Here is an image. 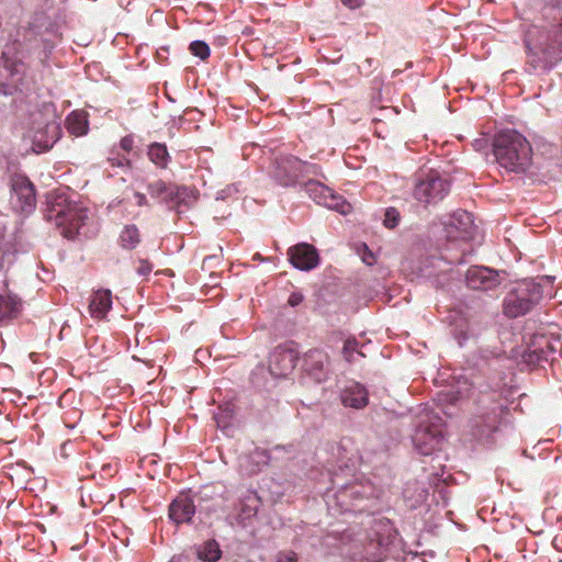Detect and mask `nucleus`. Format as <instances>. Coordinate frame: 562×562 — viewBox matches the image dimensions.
<instances>
[{
	"mask_svg": "<svg viewBox=\"0 0 562 562\" xmlns=\"http://www.w3.org/2000/svg\"><path fill=\"white\" fill-rule=\"evenodd\" d=\"M529 142L515 130H503L494 135V160L508 172H524L531 162Z\"/></svg>",
	"mask_w": 562,
	"mask_h": 562,
	"instance_id": "f257e3e1",
	"label": "nucleus"
},
{
	"mask_svg": "<svg viewBox=\"0 0 562 562\" xmlns=\"http://www.w3.org/2000/svg\"><path fill=\"white\" fill-rule=\"evenodd\" d=\"M502 313L507 318H517L531 312L544 297L543 286L532 280L510 281L504 285Z\"/></svg>",
	"mask_w": 562,
	"mask_h": 562,
	"instance_id": "f03ea898",
	"label": "nucleus"
},
{
	"mask_svg": "<svg viewBox=\"0 0 562 562\" xmlns=\"http://www.w3.org/2000/svg\"><path fill=\"white\" fill-rule=\"evenodd\" d=\"M525 43L528 53L535 57L532 61L542 64L543 68L562 60V18L547 31H529Z\"/></svg>",
	"mask_w": 562,
	"mask_h": 562,
	"instance_id": "7ed1b4c3",
	"label": "nucleus"
},
{
	"mask_svg": "<svg viewBox=\"0 0 562 562\" xmlns=\"http://www.w3.org/2000/svg\"><path fill=\"white\" fill-rule=\"evenodd\" d=\"M3 66L0 69V92L12 94L15 91L30 90L31 80L26 76V65L16 54L7 47L2 53Z\"/></svg>",
	"mask_w": 562,
	"mask_h": 562,
	"instance_id": "20e7f679",
	"label": "nucleus"
},
{
	"mask_svg": "<svg viewBox=\"0 0 562 562\" xmlns=\"http://www.w3.org/2000/svg\"><path fill=\"white\" fill-rule=\"evenodd\" d=\"M46 217L61 228L60 234L64 237L72 239L83 224L86 215L76 205L55 203L47 210Z\"/></svg>",
	"mask_w": 562,
	"mask_h": 562,
	"instance_id": "39448f33",
	"label": "nucleus"
},
{
	"mask_svg": "<svg viewBox=\"0 0 562 562\" xmlns=\"http://www.w3.org/2000/svg\"><path fill=\"white\" fill-rule=\"evenodd\" d=\"M448 191L449 182L441 178L437 171L430 170L418 176L414 188V196L425 204L436 203L442 200Z\"/></svg>",
	"mask_w": 562,
	"mask_h": 562,
	"instance_id": "423d86ee",
	"label": "nucleus"
},
{
	"mask_svg": "<svg viewBox=\"0 0 562 562\" xmlns=\"http://www.w3.org/2000/svg\"><path fill=\"white\" fill-rule=\"evenodd\" d=\"M34 120L31 125L33 146L38 153L50 149L61 136L60 124L55 121H45L41 111L33 112Z\"/></svg>",
	"mask_w": 562,
	"mask_h": 562,
	"instance_id": "0eeeda50",
	"label": "nucleus"
},
{
	"mask_svg": "<svg viewBox=\"0 0 562 562\" xmlns=\"http://www.w3.org/2000/svg\"><path fill=\"white\" fill-rule=\"evenodd\" d=\"M147 191L153 199H157L170 207L187 204L191 198L195 199L192 189L184 186L179 187L173 183H167L160 179L148 183Z\"/></svg>",
	"mask_w": 562,
	"mask_h": 562,
	"instance_id": "6e6552de",
	"label": "nucleus"
},
{
	"mask_svg": "<svg viewBox=\"0 0 562 562\" xmlns=\"http://www.w3.org/2000/svg\"><path fill=\"white\" fill-rule=\"evenodd\" d=\"M306 194L317 204L329 210L347 215L352 211V206L344 196L336 194L330 188L319 181L310 180L304 184Z\"/></svg>",
	"mask_w": 562,
	"mask_h": 562,
	"instance_id": "1a4fd4ad",
	"label": "nucleus"
},
{
	"mask_svg": "<svg viewBox=\"0 0 562 562\" xmlns=\"http://www.w3.org/2000/svg\"><path fill=\"white\" fill-rule=\"evenodd\" d=\"M446 237L451 241H469L475 237L477 227L471 213L458 210L443 222Z\"/></svg>",
	"mask_w": 562,
	"mask_h": 562,
	"instance_id": "9d476101",
	"label": "nucleus"
},
{
	"mask_svg": "<svg viewBox=\"0 0 562 562\" xmlns=\"http://www.w3.org/2000/svg\"><path fill=\"white\" fill-rule=\"evenodd\" d=\"M330 358L321 348L307 350L302 358V370L306 376L316 383L325 382L330 373Z\"/></svg>",
	"mask_w": 562,
	"mask_h": 562,
	"instance_id": "9b49d317",
	"label": "nucleus"
},
{
	"mask_svg": "<svg viewBox=\"0 0 562 562\" xmlns=\"http://www.w3.org/2000/svg\"><path fill=\"white\" fill-rule=\"evenodd\" d=\"M299 351L293 342L277 346L269 357V371L277 378L288 376L295 368Z\"/></svg>",
	"mask_w": 562,
	"mask_h": 562,
	"instance_id": "f8f14e48",
	"label": "nucleus"
},
{
	"mask_svg": "<svg viewBox=\"0 0 562 562\" xmlns=\"http://www.w3.org/2000/svg\"><path fill=\"white\" fill-rule=\"evenodd\" d=\"M291 263L300 270H312L318 266L319 257L313 245L301 243L288 250Z\"/></svg>",
	"mask_w": 562,
	"mask_h": 562,
	"instance_id": "ddd939ff",
	"label": "nucleus"
},
{
	"mask_svg": "<svg viewBox=\"0 0 562 562\" xmlns=\"http://www.w3.org/2000/svg\"><path fill=\"white\" fill-rule=\"evenodd\" d=\"M302 165L303 162L296 157L281 158L277 160L274 177L281 186H292L300 176Z\"/></svg>",
	"mask_w": 562,
	"mask_h": 562,
	"instance_id": "4468645a",
	"label": "nucleus"
},
{
	"mask_svg": "<svg viewBox=\"0 0 562 562\" xmlns=\"http://www.w3.org/2000/svg\"><path fill=\"white\" fill-rule=\"evenodd\" d=\"M112 308V292L108 289H99L91 293L88 311L92 318L104 319Z\"/></svg>",
	"mask_w": 562,
	"mask_h": 562,
	"instance_id": "2eb2a0df",
	"label": "nucleus"
},
{
	"mask_svg": "<svg viewBox=\"0 0 562 562\" xmlns=\"http://www.w3.org/2000/svg\"><path fill=\"white\" fill-rule=\"evenodd\" d=\"M194 513L193 499L186 494H180L169 505V517L178 525L189 522Z\"/></svg>",
	"mask_w": 562,
	"mask_h": 562,
	"instance_id": "dca6fc26",
	"label": "nucleus"
},
{
	"mask_svg": "<svg viewBox=\"0 0 562 562\" xmlns=\"http://www.w3.org/2000/svg\"><path fill=\"white\" fill-rule=\"evenodd\" d=\"M12 190L23 212L30 211L35 205V188L27 178H15L12 183Z\"/></svg>",
	"mask_w": 562,
	"mask_h": 562,
	"instance_id": "f3484780",
	"label": "nucleus"
},
{
	"mask_svg": "<svg viewBox=\"0 0 562 562\" xmlns=\"http://www.w3.org/2000/svg\"><path fill=\"white\" fill-rule=\"evenodd\" d=\"M440 431L436 427L419 426L413 436L416 448L423 454H429L439 442Z\"/></svg>",
	"mask_w": 562,
	"mask_h": 562,
	"instance_id": "a211bd4d",
	"label": "nucleus"
},
{
	"mask_svg": "<svg viewBox=\"0 0 562 562\" xmlns=\"http://www.w3.org/2000/svg\"><path fill=\"white\" fill-rule=\"evenodd\" d=\"M341 402L345 406L362 408L368 404V391L359 383H352L341 393Z\"/></svg>",
	"mask_w": 562,
	"mask_h": 562,
	"instance_id": "6ab92c4d",
	"label": "nucleus"
},
{
	"mask_svg": "<svg viewBox=\"0 0 562 562\" xmlns=\"http://www.w3.org/2000/svg\"><path fill=\"white\" fill-rule=\"evenodd\" d=\"M467 284L473 290H488L492 285V270L485 267H471L465 277Z\"/></svg>",
	"mask_w": 562,
	"mask_h": 562,
	"instance_id": "aec40b11",
	"label": "nucleus"
},
{
	"mask_svg": "<svg viewBox=\"0 0 562 562\" xmlns=\"http://www.w3.org/2000/svg\"><path fill=\"white\" fill-rule=\"evenodd\" d=\"M147 156L149 160L160 169H166L171 160L167 146L161 143L150 144Z\"/></svg>",
	"mask_w": 562,
	"mask_h": 562,
	"instance_id": "412c9836",
	"label": "nucleus"
},
{
	"mask_svg": "<svg viewBox=\"0 0 562 562\" xmlns=\"http://www.w3.org/2000/svg\"><path fill=\"white\" fill-rule=\"evenodd\" d=\"M196 555L204 562H216L222 557V550L216 540H207L196 549Z\"/></svg>",
	"mask_w": 562,
	"mask_h": 562,
	"instance_id": "4be33fe9",
	"label": "nucleus"
},
{
	"mask_svg": "<svg viewBox=\"0 0 562 562\" xmlns=\"http://www.w3.org/2000/svg\"><path fill=\"white\" fill-rule=\"evenodd\" d=\"M68 132L75 136H82L88 131V121L85 113L71 112L66 119Z\"/></svg>",
	"mask_w": 562,
	"mask_h": 562,
	"instance_id": "5701e85b",
	"label": "nucleus"
},
{
	"mask_svg": "<svg viewBox=\"0 0 562 562\" xmlns=\"http://www.w3.org/2000/svg\"><path fill=\"white\" fill-rule=\"evenodd\" d=\"M120 245L125 249H135L140 243L139 229L136 225L124 226L119 238Z\"/></svg>",
	"mask_w": 562,
	"mask_h": 562,
	"instance_id": "b1692460",
	"label": "nucleus"
},
{
	"mask_svg": "<svg viewBox=\"0 0 562 562\" xmlns=\"http://www.w3.org/2000/svg\"><path fill=\"white\" fill-rule=\"evenodd\" d=\"M19 306L20 300L15 295H0V319L11 317Z\"/></svg>",
	"mask_w": 562,
	"mask_h": 562,
	"instance_id": "393cba45",
	"label": "nucleus"
},
{
	"mask_svg": "<svg viewBox=\"0 0 562 562\" xmlns=\"http://www.w3.org/2000/svg\"><path fill=\"white\" fill-rule=\"evenodd\" d=\"M499 408L501 419L498 420L497 425L494 424V435L498 434L502 436L506 435L513 429V416L508 407L501 405Z\"/></svg>",
	"mask_w": 562,
	"mask_h": 562,
	"instance_id": "a878e982",
	"label": "nucleus"
},
{
	"mask_svg": "<svg viewBox=\"0 0 562 562\" xmlns=\"http://www.w3.org/2000/svg\"><path fill=\"white\" fill-rule=\"evenodd\" d=\"M189 50L193 56L202 60H206L210 57V47L203 41H193L189 46Z\"/></svg>",
	"mask_w": 562,
	"mask_h": 562,
	"instance_id": "bb28decb",
	"label": "nucleus"
},
{
	"mask_svg": "<svg viewBox=\"0 0 562 562\" xmlns=\"http://www.w3.org/2000/svg\"><path fill=\"white\" fill-rule=\"evenodd\" d=\"M492 146V138L490 132H482L480 136L473 140V147L476 151H482L485 155L488 154V149Z\"/></svg>",
	"mask_w": 562,
	"mask_h": 562,
	"instance_id": "cd10ccee",
	"label": "nucleus"
},
{
	"mask_svg": "<svg viewBox=\"0 0 562 562\" xmlns=\"http://www.w3.org/2000/svg\"><path fill=\"white\" fill-rule=\"evenodd\" d=\"M400 213L396 209L390 207L385 211V217L383 224L387 228H394L398 225Z\"/></svg>",
	"mask_w": 562,
	"mask_h": 562,
	"instance_id": "c85d7f7f",
	"label": "nucleus"
},
{
	"mask_svg": "<svg viewBox=\"0 0 562 562\" xmlns=\"http://www.w3.org/2000/svg\"><path fill=\"white\" fill-rule=\"evenodd\" d=\"M358 342L355 338L347 339L344 344L342 353L347 361H351V356L353 351L357 350Z\"/></svg>",
	"mask_w": 562,
	"mask_h": 562,
	"instance_id": "c756f323",
	"label": "nucleus"
},
{
	"mask_svg": "<svg viewBox=\"0 0 562 562\" xmlns=\"http://www.w3.org/2000/svg\"><path fill=\"white\" fill-rule=\"evenodd\" d=\"M108 161L110 162V165L112 167L123 168V167H130L131 166L130 159H127L125 156H120V155H116L115 157H110L108 159Z\"/></svg>",
	"mask_w": 562,
	"mask_h": 562,
	"instance_id": "7c9ffc66",
	"label": "nucleus"
},
{
	"mask_svg": "<svg viewBox=\"0 0 562 562\" xmlns=\"http://www.w3.org/2000/svg\"><path fill=\"white\" fill-rule=\"evenodd\" d=\"M473 427L477 428V431L475 434L480 437H487L491 432V426L488 423H486V420H484V425H481V423L477 419H474Z\"/></svg>",
	"mask_w": 562,
	"mask_h": 562,
	"instance_id": "2f4dec72",
	"label": "nucleus"
},
{
	"mask_svg": "<svg viewBox=\"0 0 562 562\" xmlns=\"http://www.w3.org/2000/svg\"><path fill=\"white\" fill-rule=\"evenodd\" d=\"M120 147L126 151V153H130L133 147H134V138L133 136L131 135H126L124 136L121 140H120Z\"/></svg>",
	"mask_w": 562,
	"mask_h": 562,
	"instance_id": "473e14b6",
	"label": "nucleus"
},
{
	"mask_svg": "<svg viewBox=\"0 0 562 562\" xmlns=\"http://www.w3.org/2000/svg\"><path fill=\"white\" fill-rule=\"evenodd\" d=\"M304 300V296L300 292H293L290 294L288 304L292 307L299 306Z\"/></svg>",
	"mask_w": 562,
	"mask_h": 562,
	"instance_id": "72a5a7b5",
	"label": "nucleus"
},
{
	"mask_svg": "<svg viewBox=\"0 0 562 562\" xmlns=\"http://www.w3.org/2000/svg\"><path fill=\"white\" fill-rule=\"evenodd\" d=\"M364 254L362 255V261L368 266H373L375 263V258L373 252L364 245Z\"/></svg>",
	"mask_w": 562,
	"mask_h": 562,
	"instance_id": "f704fd0d",
	"label": "nucleus"
},
{
	"mask_svg": "<svg viewBox=\"0 0 562 562\" xmlns=\"http://www.w3.org/2000/svg\"><path fill=\"white\" fill-rule=\"evenodd\" d=\"M153 269V266L147 260H139V266L137 268V272L140 276L148 274Z\"/></svg>",
	"mask_w": 562,
	"mask_h": 562,
	"instance_id": "c9c22d12",
	"label": "nucleus"
},
{
	"mask_svg": "<svg viewBox=\"0 0 562 562\" xmlns=\"http://www.w3.org/2000/svg\"><path fill=\"white\" fill-rule=\"evenodd\" d=\"M296 554L292 551L280 553L277 562H296Z\"/></svg>",
	"mask_w": 562,
	"mask_h": 562,
	"instance_id": "e433bc0d",
	"label": "nucleus"
},
{
	"mask_svg": "<svg viewBox=\"0 0 562 562\" xmlns=\"http://www.w3.org/2000/svg\"><path fill=\"white\" fill-rule=\"evenodd\" d=\"M134 196L136 199V205H138V206H148L149 205L148 199L146 198V195L144 193L134 192Z\"/></svg>",
	"mask_w": 562,
	"mask_h": 562,
	"instance_id": "4c0bfd02",
	"label": "nucleus"
},
{
	"mask_svg": "<svg viewBox=\"0 0 562 562\" xmlns=\"http://www.w3.org/2000/svg\"><path fill=\"white\" fill-rule=\"evenodd\" d=\"M257 513V507H251L249 505H246L241 508V516L244 518H250L252 516H255Z\"/></svg>",
	"mask_w": 562,
	"mask_h": 562,
	"instance_id": "58836bf2",
	"label": "nucleus"
},
{
	"mask_svg": "<svg viewBox=\"0 0 562 562\" xmlns=\"http://www.w3.org/2000/svg\"><path fill=\"white\" fill-rule=\"evenodd\" d=\"M346 7L350 9L360 8L363 3V0H340Z\"/></svg>",
	"mask_w": 562,
	"mask_h": 562,
	"instance_id": "ea45409f",
	"label": "nucleus"
},
{
	"mask_svg": "<svg viewBox=\"0 0 562 562\" xmlns=\"http://www.w3.org/2000/svg\"><path fill=\"white\" fill-rule=\"evenodd\" d=\"M502 274H506V273L504 271L494 270V279H493L494 288L499 286L502 284V281H503Z\"/></svg>",
	"mask_w": 562,
	"mask_h": 562,
	"instance_id": "a19ab883",
	"label": "nucleus"
},
{
	"mask_svg": "<svg viewBox=\"0 0 562 562\" xmlns=\"http://www.w3.org/2000/svg\"><path fill=\"white\" fill-rule=\"evenodd\" d=\"M524 358H525L526 362H529V363H533V362L540 360V356L536 351L525 355Z\"/></svg>",
	"mask_w": 562,
	"mask_h": 562,
	"instance_id": "79ce46f5",
	"label": "nucleus"
},
{
	"mask_svg": "<svg viewBox=\"0 0 562 562\" xmlns=\"http://www.w3.org/2000/svg\"><path fill=\"white\" fill-rule=\"evenodd\" d=\"M3 269V257L0 256V271Z\"/></svg>",
	"mask_w": 562,
	"mask_h": 562,
	"instance_id": "37998d69",
	"label": "nucleus"
}]
</instances>
